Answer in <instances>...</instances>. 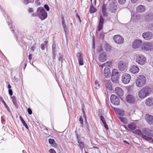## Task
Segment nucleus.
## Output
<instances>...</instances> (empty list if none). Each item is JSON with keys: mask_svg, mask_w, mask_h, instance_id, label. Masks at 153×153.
Returning <instances> with one entry per match:
<instances>
[{"mask_svg": "<svg viewBox=\"0 0 153 153\" xmlns=\"http://www.w3.org/2000/svg\"><path fill=\"white\" fill-rule=\"evenodd\" d=\"M151 89L150 88L145 87L139 91L138 95L140 98L143 99L151 94Z\"/></svg>", "mask_w": 153, "mask_h": 153, "instance_id": "f257e3e1", "label": "nucleus"}, {"mask_svg": "<svg viewBox=\"0 0 153 153\" xmlns=\"http://www.w3.org/2000/svg\"><path fill=\"white\" fill-rule=\"evenodd\" d=\"M140 49L143 51H149L153 50V43L152 42H143L141 45Z\"/></svg>", "mask_w": 153, "mask_h": 153, "instance_id": "f03ea898", "label": "nucleus"}, {"mask_svg": "<svg viewBox=\"0 0 153 153\" xmlns=\"http://www.w3.org/2000/svg\"><path fill=\"white\" fill-rule=\"evenodd\" d=\"M47 13L42 7H39L37 10L36 16L41 20L45 19L47 17Z\"/></svg>", "mask_w": 153, "mask_h": 153, "instance_id": "7ed1b4c3", "label": "nucleus"}, {"mask_svg": "<svg viewBox=\"0 0 153 153\" xmlns=\"http://www.w3.org/2000/svg\"><path fill=\"white\" fill-rule=\"evenodd\" d=\"M146 80V78L144 75H140L136 80V85L138 87H142L145 85Z\"/></svg>", "mask_w": 153, "mask_h": 153, "instance_id": "20e7f679", "label": "nucleus"}, {"mask_svg": "<svg viewBox=\"0 0 153 153\" xmlns=\"http://www.w3.org/2000/svg\"><path fill=\"white\" fill-rule=\"evenodd\" d=\"M136 61L138 64L143 65L146 62V59L143 55L138 54L136 56Z\"/></svg>", "mask_w": 153, "mask_h": 153, "instance_id": "39448f33", "label": "nucleus"}, {"mask_svg": "<svg viewBox=\"0 0 153 153\" xmlns=\"http://www.w3.org/2000/svg\"><path fill=\"white\" fill-rule=\"evenodd\" d=\"M110 100L111 102L113 104L116 105H118L120 103V99L119 98L114 94L111 95Z\"/></svg>", "mask_w": 153, "mask_h": 153, "instance_id": "423d86ee", "label": "nucleus"}, {"mask_svg": "<svg viewBox=\"0 0 153 153\" xmlns=\"http://www.w3.org/2000/svg\"><path fill=\"white\" fill-rule=\"evenodd\" d=\"M131 79V76L127 73L123 74L122 76V81L125 84L128 83Z\"/></svg>", "mask_w": 153, "mask_h": 153, "instance_id": "0eeeda50", "label": "nucleus"}, {"mask_svg": "<svg viewBox=\"0 0 153 153\" xmlns=\"http://www.w3.org/2000/svg\"><path fill=\"white\" fill-rule=\"evenodd\" d=\"M127 64L126 62L123 61H120L118 63V68L121 71H123L125 70L127 68Z\"/></svg>", "mask_w": 153, "mask_h": 153, "instance_id": "6e6552de", "label": "nucleus"}, {"mask_svg": "<svg viewBox=\"0 0 153 153\" xmlns=\"http://www.w3.org/2000/svg\"><path fill=\"white\" fill-rule=\"evenodd\" d=\"M134 133L135 134H137L140 136H142L143 138L147 141H149V140L152 139L150 137H149L147 136L144 135V134L139 129H137L136 130L134 131Z\"/></svg>", "mask_w": 153, "mask_h": 153, "instance_id": "1a4fd4ad", "label": "nucleus"}, {"mask_svg": "<svg viewBox=\"0 0 153 153\" xmlns=\"http://www.w3.org/2000/svg\"><path fill=\"white\" fill-rule=\"evenodd\" d=\"M114 40L116 44L120 45L123 43L124 39L120 35H117L114 36Z\"/></svg>", "mask_w": 153, "mask_h": 153, "instance_id": "9d476101", "label": "nucleus"}, {"mask_svg": "<svg viewBox=\"0 0 153 153\" xmlns=\"http://www.w3.org/2000/svg\"><path fill=\"white\" fill-rule=\"evenodd\" d=\"M143 38L146 40H149L153 37V34L150 32L147 31L143 33L142 34Z\"/></svg>", "mask_w": 153, "mask_h": 153, "instance_id": "9b49d317", "label": "nucleus"}, {"mask_svg": "<svg viewBox=\"0 0 153 153\" xmlns=\"http://www.w3.org/2000/svg\"><path fill=\"white\" fill-rule=\"evenodd\" d=\"M142 41L141 40L137 39L133 42L132 44V47L134 49H137L140 48L142 44Z\"/></svg>", "mask_w": 153, "mask_h": 153, "instance_id": "f8f14e48", "label": "nucleus"}, {"mask_svg": "<svg viewBox=\"0 0 153 153\" xmlns=\"http://www.w3.org/2000/svg\"><path fill=\"white\" fill-rule=\"evenodd\" d=\"M143 133H144L145 135L147 136L148 137H150L152 139L149 140L150 141L152 139V137H153V134L151 133L150 131L151 130L148 128H143L142 130Z\"/></svg>", "mask_w": 153, "mask_h": 153, "instance_id": "ddd939ff", "label": "nucleus"}, {"mask_svg": "<svg viewBox=\"0 0 153 153\" xmlns=\"http://www.w3.org/2000/svg\"><path fill=\"white\" fill-rule=\"evenodd\" d=\"M117 7L115 3L114 2H112L108 6L109 10L111 13H115L117 10Z\"/></svg>", "mask_w": 153, "mask_h": 153, "instance_id": "4468645a", "label": "nucleus"}, {"mask_svg": "<svg viewBox=\"0 0 153 153\" xmlns=\"http://www.w3.org/2000/svg\"><path fill=\"white\" fill-rule=\"evenodd\" d=\"M126 101L130 103H134L135 101V98L134 97L131 95H128L126 97Z\"/></svg>", "mask_w": 153, "mask_h": 153, "instance_id": "2eb2a0df", "label": "nucleus"}, {"mask_svg": "<svg viewBox=\"0 0 153 153\" xmlns=\"http://www.w3.org/2000/svg\"><path fill=\"white\" fill-rule=\"evenodd\" d=\"M104 21V19L102 16H100L99 23L98 27V31H100L102 28Z\"/></svg>", "mask_w": 153, "mask_h": 153, "instance_id": "dca6fc26", "label": "nucleus"}, {"mask_svg": "<svg viewBox=\"0 0 153 153\" xmlns=\"http://www.w3.org/2000/svg\"><path fill=\"white\" fill-rule=\"evenodd\" d=\"M99 59L100 61L102 62H103L106 61L107 59L106 53L103 52L100 53L99 56Z\"/></svg>", "mask_w": 153, "mask_h": 153, "instance_id": "f3484780", "label": "nucleus"}, {"mask_svg": "<svg viewBox=\"0 0 153 153\" xmlns=\"http://www.w3.org/2000/svg\"><path fill=\"white\" fill-rule=\"evenodd\" d=\"M118 73L117 70L114 69L112 73L111 80L112 81L116 80L117 79Z\"/></svg>", "mask_w": 153, "mask_h": 153, "instance_id": "a211bd4d", "label": "nucleus"}, {"mask_svg": "<svg viewBox=\"0 0 153 153\" xmlns=\"http://www.w3.org/2000/svg\"><path fill=\"white\" fill-rule=\"evenodd\" d=\"M146 119L149 124L150 125L153 124V116L147 114L146 115Z\"/></svg>", "mask_w": 153, "mask_h": 153, "instance_id": "6ab92c4d", "label": "nucleus"}, {"mask_svg": "<svg viewBox=\"0 0 153 153\" xmlns=\"http://www.w3.org/2000/svg\"><path fill=\"white\" fill-rule=\"evenodd\" d=\"M115 93L119 97H122L123 94V90L119 87H116L115 89Z\"/></svg>", "mask_w": 153, "mask_h": 153, "instance_id": "aec40b11", "label": "nucleus"}, {"mask_svg": "<svg viewBox=\"0 0 153 153\" xmlns=\"http://www.w3.org/2000/svg\"><path fill=\"white\" fill-rule=\"evenodd\" d=\"M104 82L106 89L109 91L112 90V87L110 80L105 79L104 80Z\"/></svg>", "mask_w": 153, "mask_h": 153, "instance_id": "412c9836", "label": "nucleus"}, {"mask_svg": "<svg viewBox=\"0 0 153 153\" xmlns=\"http://www.w3.org/2000/svg\"><path fill=\"white\" fill-rule=\"evenodd\" d=\"M140 16L139 15H132V14H131V21L134 22H138L140 20Z\"/></svg>", "mask_w": 153, "mask_h": 153, "instance_id": "4be33fe9", "label": "nucleus"}, {"mask_svg": "<svg viewBox=\"0 0 153 153\" xmlns=\"http://www.w3.org/2000/svg\"><path fill=\"white\" fill-rule=\"evenodd\" d=\"M139 69L138 66L135 65L132 66L130 69V71L134 74L137 73L139 71Z\"/></svg>", "mask_w": 153, "mask_h": 153, "instance_id": "5701e85b", "label": "nucleus"}, {"mask_svg": "<svg viewBox=\"0 0 153 153\" xmlns=\"http://www.w3.org/2000/svg\"><path fill=\"white\" fill-rule=\"evenodd\" d=\"M145 10V7L141 5L138 6L136 8V11L138 13H140L143 12Z\"/></svg>", "mask_w": 153, "mask_h": 153, "instance_id": "b1692460", "label": "nucleus"}, {"mask_svg": "<svg viewBox=\"0 0 153 153\" xmlns=\"http://www.w3.org/2000/svg\"><path fill=\"white\" fill-rule=\"evenodd\" d=\"M145 18L146 21L151 22L153 21V14L150 13L145 16Z\"/></svg>", "mask_w": 153, "mask_h": 153, "instance_id": "393cba45", "label": "nucleus"}, {"mask_svg": "<svg viewBox=\"0 0 153 153\" xmlns=\"http://www.w3.org/2000/svg\"><path fill=\"white\" fill-rule=\"evenodd\" d=\"M104 76L106 78H108L111 76L110 70L109 68H105L104 70Z\"/></svg>", "mask_w": 153, "mask_h": 153, "instance_id": "a878e982", "label": "nucleus"}, {"mask_svg": "<svg viewBox=\"0 0 153 153\" xmlns=\"http://www.w3.org/2000/svg\"><path fill=\"white\" fill-rule=\"evenodd\" d=\"M145 103L147 105L151 106L153 105V98H149L146 100Z\"/></svg>", "mask_w": 153, "mask_h": 153, "instance_id": "bb28decb", "label": "nucleus"}, {"mask_svg": "<svg viewBox=\"0 0 153 153\" xmlns=\"http://www.w3.org/2000/svg\"><path fill=\"white\" fill-rule=\"evenodd\" d=\"M106 5L105 4V3H104V4L102 7V12L103 16L104 17H107L108 16L107 13L106 12Z\"/></svg>", "mask_w": 153, "mask_h": 153, "instance_id": "cd10ccee", "label": "nucleus"}, {"mask_svg": "<svg viewBox=\"0 0 153 153\" xmlns=\"http://www.w3.org/2000/svg\"><path fill=\"white\" fill-rule=\"evenodd\" d=\"M112 62L111 61H107V62L104 63L102 65H101L100 66L102 68L104 67H105L106 68H108L111 65Z\"/></svg>", "mask_w": 153, "mask_h": 153, "instance_id": "c85d7f7f", "label": "nucleus"}, {"mask_svg": "<svg viewBox=\"0 0 153 153\" xmlns=\"http://www.w3.org/2000/svg\"><path fill=\"white\" fill-rule=\"evenodd\" d=\"M114 110L116 113L119 115L123 116L124 114V112L123 111L117 108L114 109Z\"/></svg>", "mask_w": 153, "mask_h": 153, "instance_id": "c756f323", "label": "nucleus"}, {"mask_svg": "<svg viewBox=\"0 0 153 153\" xmlns=\"http://www.w3.org/2000/svg\"><path fill=\"white\" fill-rule=\"evenodd\" d=\"M78 54L79 55V56H78L77 57L79 64L80 65H83V62L82 55L79 53Z\"/></svg>", "mask_w": 153, "mask_h": 153, "instance_id": "7c9ffc66", "label": "nucleus"}, {"mask_svg": "<svg viewBox=\"0 0 153 153\" xmlns=\"http://www.w3.org/2000/svg\"><path fill=\"white\" fill-rule=\"evenodd\" d=\"M61 19L62 21V25L64 28V31L65 32V35L66 36L67 31L66 29V25L65 24V22L63 17H62Z\"/></svg>", "mask_w": 153, "mask_h": 153, "instance_id": "2f4dec72", "label": "nucleus"}, {"mask_svg": "<svg viewBox=\"0 0 153 153\" xmlns=\"http://www.w3.org/2000/svg\"><path fill=\"white\" fill-rule=\"evenodd\" d=\"M11 98L14 105L15 107H17L19 105L16 98L13 96Z\"/></svg>", "mask_w": 153, "mask_h": 153, "instance_id": "473e14b6", "label": "nucleus"}, {"mask_svg": "<svg viewBox=\"0 0 153 153\" xmlns=\"http://www.w3.org/2000/svg\"><path fill=\"white\" fill-rule=\"evenodd\" d=\"M128 127L129 128L132 130H134L136 128V126L135 124L134 123L128 124Z\"/></svg>", "mask_w": 153, "mask_h": 153, "instance_id": "72a5a7b5", "label": "nucleus"}, {"mask_svg": "<svg viewBox=\"0 0 153 153\" xmlns=\"http://www.w3.org/2000/svg\"><path fill=\"white\" fill-rule=\"evenodd\" d=\"M0 100L3 103L5 107L7 109V110L10 112V110L9 107L7 105L6 103L5 102L4 100L1 97H0Z\"/></svg>", "mask_w": 153, "mask_h": 153, "instance_id": "f704fd0d", "label": "nucleus"}, {"mask_svg": "<svg viewBox=\"0 0 153 153\" xmlns=\"http://www.w3.org/2000/svg\"><path fill=\"white\" fill-rule=\"evenodd\" d=\"M47 44L48 42L45 41L44 43L41 45V48L42 50H45V49L47 48Z\"/></svg>", "mask_w": 153, "mask_h": 153, "instance_id": "c9c22d12", "label": "nucleus"}, {"mask_svg": "<svg viewBox=\"0 0 153 153\" xmlns=\"http://www.w3.org/2000/svg\"><path fill=\"white\" fill-rule=\"evenodd\" d=\"M118 118L120 121L123 123L125 124L128 123V121L126 118L120 117H119Z\"/></svg>", "mask_w": 153, "mask_h": 153, "instance_id": "e433bc0d", "label": "nucleus"}, {"mask_svg": "<svg viewBox=\"0 0 153 153\" xmlns=\"http://www.w3.org/2000/svg\"><path fill=\"white\" fill-rule=\"evenodd\" d=\"M4 17L6 18L7 17V19H6L7 22L8 24V25H9V27H10V30L11 31L13 30L12 29V27H11V26H12V25H11L10 24L11 23V21H10V20L8 18V16L7 15L5 14V15H4Z\"/></svg>", "mask_w": 153, "mask_h": 153, "instance_id": "4c0bfd02", "label": "nucleus"}, {"mask_svg": "<svg viewBox=\"0 0 153 153\" xmlns=\"http://www.w3.org/2000/svg\"><path fill=\"white\" fill-rule=\"evenodd\" d=\"M19 118L22 122V123L23 124V125L25 127L27 128L28 129V127L27 124L25 122V121L23 120L22 117L21 116L19 117Z\"/></svg>", "mask_w": 153, "mask_h": 153, "instance_id": "58836bf2", "label": "nucleus"}, {"mask_svg": "<svg viewBox=\"0 0 153 153\" xmlns=\"http://www.w3.org/2000/svg\"><path fill=\"white\" fill-rule=\"evenodd\" d=\"M96 11V8L93 6L92 4H91L90 5V12L91 13H94Z\"/></svg>", "mask_w": 153, "mask_h": 153, "instance_id": "ea45409f", "label": "nucleus"}, {"mask_svg": "<svg viewBox=\"0 0 153 153\" xmlns=\"http://www.w3.org/2000/svg\"><path fill=\"white\" fill-rule=\"evenodd\" d=\"M36 2L38 0H36ZM22 1L25 4H27L29 3L33 2L34 0H22Z\"/></svg>", "mask_w": 153, "mask_h": 153, "instance_id": "a19ab883", "label": "nucleus"}, {"mask_svg": "<svg viewBox=\"0 0 153 153\" xmlns=\"http://www.w3.org/2000/svg\"><path fill=\"white\" fill-rule=\"evenodd\" d=\"M52 53H56V45L54 44H53L52 45Z\"/></svg>", "mask_w": 153, "mask_h": 153, "instance_id": "79ce46f5", "label": "nucleus"}, {"mask_svg": "<svg viewBox=\"0 0 153 153\" xmlns=\"http://www.w3.org/2000/svg\"><path fill=\"white\" fill-rule=\"evenodd\" d=\"M78 143L79 144L80 149L82 150V149L84 147V143L80 141V140H78Z\"/></svg>", "mask_w": 153, "mask_h": 153, "instance_id": "37998d69", "label": "nucleus"}, {"mask_svg": "<svg viewBox=\"0 0 153 153\" xmlns=\"http://www.w3.org/2000/svg\"><path fill=\"white\" fill-rule=\"evenodd\" d=\"M147 28L149 30H153V24H151L148 25Z\"/></svg>", "mask_w": 153, "mask_h": 153, "instance_id": "c03bdc74", "label": "nucleus"}, {"mask_svg": "<svg viewBox=\"0 0 153 153\" xmlns=\"http://www.w3.org/2000/svg\"><path fill=\"white\" fill-rule=\"evenodd\" d=\"M58 60L59 61H61L62 63L64 60H65V59L63 58V55H61L58 58Z\"/></svg>", "mask_w": 153, "mask_h": 153, "instance_id": "a18cd8bd", "label": "nucleus"}, {"mask_svg": "<svg viewBox=\"0 0 153 153\" xmlns=\"http://www.w3.org/2000/svg\"><path fill=\"white\" fill-rule=\"evenodd\" d=\"M95 84L96 85V88L97 89L98 88H99L100 86V85L99 84V82L97 81H96L95 82Z\"/></svg>", "mask_w": 153, "mask_h": 153, "instance_id": "49530a36", "label": "nucleus"}, {"mask_svg": "<svg viewBox=\"0 0 153 153\" xmlns=\"http://www.w3.org/2000/svg\"><path fill=\"white\" fill-rule=\"evenodd\" d=\"M100 119L103 124H105V123H106L105 120L104 118L102 116H100Z\"/></svg>", "mask_w": 153, "mask_h": 153, "instance_id": "de8ad7c7", "label": "nucleus"}, {"mask_svg": "<svg viewBox=\"0 0 153 153\" xmlns=\"http://www.w3.org/2000/svg\"><path fill=\"white\" fill-rule=\"evenodd\" d=\"M126 0H118V2L120 4H124Z\"/></svg>", "mask_w": 153, "mask_h": 153, "instance_id": "09e8293b", "label": "nucleus"}, {"mask_svg": "<svg viewBox=\"0 0 153 153\" xmlns=\"http://www.w3.org/2000/svg\"><path fill=\"white\" fill-rule=\"evenodd\" d=\"M106 50L107 51H110L111 49V46L109 45H107L105 46Z\"/></svg>", "mask_w": 153, "mask_h": 153, "instance_id": "8fccbe9b", "label": "nucleus"}, {"mask_svg": "<svg viewBox=\"0 0 153 153\" xmlns=\"http://www.w3.org/2000/svg\"><path fill=\"white\" fill-rule=\"evenodd\" d=\"M48 141L49 143L51 144H53L54 142V140L52 139H49L48 140Z\"/></svg>", "mask_w": 153, "mask_h": 153, "instance_id": "3c124183", "label": "nucleus"}, {"mask_svg": "<svg viewBox=\"0 0 153 153\" xmlns=\"http://www.w3.org/2000/svg\"><path fill=\"white\" fill-rule=\"evenodd\" d=\"M44 8L47 11H49L50 10L49 7L48 6L47 4H45L44 6Z\"/></svg>", "mask_w": 153, "mask_h": 153, "instance_id": "603ef678", "label": "nucleus"}, {"mask_svg": "<svg viewBox=\"0 0 153 153\" xmlns=\"http://www.w3.org/2000/svg\"><path fill=\"white\" fill-rule=\"evenodd\" d=\"M28 113L29 115H31L32 113V111L31 109L30 108H28L27 110Z\"/></svg>", "mask_w": 153, "mask_h": 153, "instance_id": "864d4df0", "label": "nucleus"}, {"mask_svg": "<svg viewBox=\"0 0 153 153\" xmlns=\"http://www.w3.org/2000/svg\"><path fill=\"white\" fill-rule=\"evenodd\" d=\"M102 50V49L101 46H100L98 47L97 49V51L98 52H100Z\"/></svg>", "mask_w": 153, "mask_h": 153, "instance_id": "5fc2aeb1", "label": "nucleus"}, {"mask_svg": "<svg viewBox=\"0 0 153 153\" xmlns=\"http://www.w3.org/2000/svg\"><path fill=\"white\" fill-rule=\"evenodd\" d=\"M104 33L103 32L101 33H100V38L102 39V38H104Z\"/></svg>", "mask_w": 153, "mask_h": 153, "instance_id": "6e6d98bb", "label": "nucleus"}, {"mask_svg": "<svg viewBox=\"0 0 153 153\" xmlns=\"http://www.w3.org/2000/svg\"><path fill=\"white\" fill-rule=\"evenodd\" d=\"M49 151L50 153H56V152L53 149H51L49 150Z\"/></svg>", "mask_w": 153, "mask_h": 153, "instance_id": "4d7b16f0", "label": "nucleus"}, {"mask_svg": "<svg viewBox=\"0 0 153 153\" xmlns=\"http://www.w3.org/2000/svg\"><path fill=\"white\" fill-rule=\"evenodd\" d=\"M56 53H52V59L53 60L56 59Z\"/></svg>", "mask_w": 153, "mask_h": 153, "instance_id": "13d9d810", "label": "nucleus"}, {"mask_svg": "<svg viewBox=\"0 0 153 153\" xmlns=\"http://www.w3.org/2000/svg\"><path fill=\"white\" fill-rule=\"evenodd\" d=\"M35 48L36 47L34 46L33 45L30 48V49L31 51H33L35 50Z\"/></svg>", "mask_w": 153, "mask_h": 153, "instance_id": "bf43d9fd", "label": "nucleus"}, {"mask_svg": "<svg viewBox=\"0 0 153 153\" xmlns=\"http://www.w3.org/2000/svg\"><path fill=\"white\" fill-rule=\"evenodd\" d=\"M9 93L10 95L11 96L13 95V91L11 89H9Z\"/></svg>", "mask_w": 153, "mask_h": 153, "instance_id": "052dcab7", "label": "nucleus"}, {"mask_svg": "<svg viewBox=\"0 0 153 153\" xmlns=\"http://www.w3.org/2000/svg\"><path fill=\"white\" fill-rule=\"evenodd\" d=\"M28 12L30 13H33V9L32 8H30L28 9Z\"/></svg>", "mask_w": 153, "mask_h": 153, "instance_id": "680f3d73", "label": "nucleus"}, {"mask_svg": "<svg viewBox=\"0 0 153 153\" xmlns=\"http://www.w3.org/2000/svg\"><path fill=\"white\" fill-rule=\"evenodd\" d=\"M79 121L81 125H83V120L82 118L81 117H80L79 118Z\"/></svg>", "mask_w": 153, "mask_h": 153, "instance_id": "e2e57ef3", "label": "nucleus"}, {"mask_svg": "<svg viewBox=\"0 0 153 153\" xmlns=\"http://www.w3.org/2000/svg\"><path fill=\"white\" fill-rule=\"evenodd\" d=\"M104 125V126L105 128L107 129H108V125L106 124V123H105V124H103Z\"/></svg>", "mask_w": 153, "mask_h": 153, "instance_id": "0e129e2a", "label": "nucleus"}, {"mask_svg": "<svg viewBox=\"0 0 153 153\" xmlns=\"http://www.w3.org/2000/svg\"><path fill=\"white\" fill-rule=\"evenodd\" d=\"M32 55L31 54H30L29 56V59L30 60H31L32 59Z\"/></svg>", "mask_w": 153, "mask_h": 153, "instance_id": "69168bd1", "label": "nucleus"}, {"mask_svg": "<svg viewBox=\"0 0 153 153\" xmlns=\"http://www.w3.org/2000/svg\"><path fill=\"white\" fill-rule=\"evenodd\" d=\"M138 0H131V2L133 3H136Z\"/></svg>", "mask_w": 153, "mask_h": 153, "instance_id": "338daca9", "label": "nucleus"}, {"mask_svg": "<svg viewBox=\"0 0 153 153\" xmlns=\"http://www.w3.org/2000/svg\"><path fill=\"white\" fill-rule=\"evenodd\" d=\"M37 13H33L32 14L33 16H36Z\"/></svg>", "mask_w": 153, "mask_h": 153, "instance_id": "774afa93", "label": "nucleus"}]
</instances>
